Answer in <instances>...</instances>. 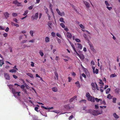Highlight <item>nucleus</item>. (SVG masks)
Segmentation results:
<instances>
[{
	"label": "nucleus",
	"mask_w": 120,
	"mask_h": 120,
	"mask_svg": "<svg viewBox=\"0 0 120 120\" xmlns=\"http://www.w3.org/2000/svg\"><path fill=\"white\" fill-rule=\"evenodd\" d=\"M113 116L116 119H117L119 118L118 116L115 113H113Z\"/></svg>",
	"instance_id": "19"
},
{
	"label": "nucleus",
	"mask_w": 120,
	"mask_h": 120,
	"mask_svg": "<svg viewBox=\"0 0 120 120\" xmlns=\"http://www.w3.org/2000/svg\"><path fill=\"white\" fill-rule=\"evenodd\" d=\"M8 86L10 90L14 94V96L15 98L19 99V97L20 96L19 94L20 93V92H18L12 88L13 85H8Z\"/></svg>",
	"instance_id": "1"
},
{
	"label": "nucleus",
	"mask_w": 120,
	"mask_h": 120,
	"mask_svg": "<svg viewBox=\"0 0 120 120\" xmlns=\"http://www.w3.org/2000/svg\"><path fill=\"white\" fill-rule=\"evenodd\" d=\"M56 38V39L57 41L58 42L59 44H60L61 43V41L58 38Z\"/></svg>",
	"instance_id": "44"
},
{
	"label": "nucleus",
	"mask_w": 120,
	"mask_h": 120,
	"mask_svg": "<svg viewBox=\"0 0 120 120\" xmlns=\"http://www.w3.org/2000/svg\"><path fill=\"white\" fill-rule=\"evenodd\" d=\"M46 13H48V10L47 8L46 7H45L44 8Z\"/></svg>",
	"instance_id": "41"
},
{
	"label": "nucleus",
	"mask_w": 120,
	"mask_h": 120,
	"mask_svg": "<svg viewBox=\"0 0 120 120\" xmlns=\"http://www.w3.org/2000/svg\"><path fill=\"white\" fill-rule=\"evenodd\" d=\"M64 34L67 37L69 38H71L72 37L71 34L69 32H68L66 33H64Z\"/></svg>",
	"instance_id": "6"
},
{
	"label": "nucleus",
	"mask_w": 120,
	"mask_h": 120,
	"mask_svg": "<svg viewBox=\"0 0 120 120\" xmlns=\"http://www.w3.org/2000/svg\"><path fill=\"white\" fill-rule=\"evenodd\" d=\"M102 104L105 105H106V103L105 100H103V101H102V100L101 99V100L100 101V104H99V105Z\"/></svg>",
	"instance_id": "18"
},
{
	"label": "nucleus",
	"mask_w": 120,
	"mask_h": 120,
	"mask_svg": "<svg viewBox=\"0 0 120 120\" xmlns=\"http://www.w3.org/2000/svg\"><path fill=\"white\" fill-rule=\"evenodd\" d=\"M50 39L48 37H46L45 38V41L46 42H48L49 41Z\"/></svg>",
	"instance_id": "25"
},
{
	"label": "nucleus",
	"mask_w": 120,
	"mask_h": 120,
	"mask_svg": "<svg viewBox=\"0 0 120 120\" xmlns=\"http://www.w3.org/2000/svg\"><path fill=\"white\" fill-rule=\"evenodd\" d=\"M91 65H95L94 62L93 60L91 61Z\"/></svg>",
	"instance_id": "63"
},
{
	"label": "nucleus",
	"mask_w": 120,
	"mask_h": 120,
	"mask_svg": "<svg viewBox=\"0 0 120 120\" xmlns=\"http://www.w3.org/2000/svg\"><path fill=\"white\" fill-rule=\"evenodd\" d=\"M56 11L58 14L60 16H64L65 15V14L64 11L60 12L58 8H56Z\"/></svg>",
	"instance_id": "4"
},
{
	"label": "nucleus",
	"mask_w": 120,
	"mask_h": 120,
	"mask_svg": "<svg viewBox=\"0 0 120 120\" xmlns=\"http://www.w3.org/2000/svg\"><path fill=\"white\" fill-rule=\"evenodd\" d=\"M38 108L37 107H36L34 108V110L36 111H37L38 112Z\"/></svg>",
	"instance_id": "57"
},
{
	"label": "nucleus",
	"mask_w": 120,
	"mask_h": 120,
	"mask_svg": "<svg viewBox=\"0 0 120 120\" xmlns=\"http://www.w3.org/2000/svg\"><path fill=\"white\" fill-rule=\"evenodd\" d=\"M79 26L82 29H84L85 28V26L82 24H79Z\"/></svg>",
	"instance_id": "27"
},
{
	"label": "nucleus",
	"mask_w": 120,
	"mask_h": 120,
	"mask_svg": "<svg viewBox=\"0 0 120 120\" xmlns=\"http://www.w3.org/2000/svg\"><path fill=\"white\" fill-rule=\"evenodd\" d=\"M18 2L17 0H15L13 1V3L14 4H17Z\"/></svg>",
	"instance_id": "62"
},
{
	"label": "nucleus",
	"mask_w": 120,
	"mask_h": 120,
	"mask_svg": "<svg viewBox=\"0 0 120 120\" xmlns=\"http://www.w3.org/2000/svg\"><path fill=\"white\" fill-rule=\"evenodd\" d=\"M84 2L85 4L87 7L88 8L89 7V4L88 2L86 1H84Z\"/></svg>",
	"instance_id": "23"
},
{
	"label": "nucleus",
	"mask_w": 120,
	"mask_h": 120,
	"mask_svg": "<svg viewBox=\"0 0 120 120\" xmlns=\"http://www.w3.org/2000/svg\"><path fill=\"white\" fill-rule=\"evenodd\" d=\"M60 21L61 22L65 23V22L64 21V19L63 18H61L60 19Z\"/></svg>",
	"instance_id": "38"
},
{
	"label": "nucleus",
	"mask_w": 120,
	"mask_h": 120,
	"mask_svg": "<svg viewBox=\"0 0 120 120\" xmlns=\"http://www.w3.org/2000/svg\"><path fill=\"white\" fill-rule=\"evenodd\" d=\"M38 13H36L34 15L32 16V18L33 19V20L35 19L36 20L38 18Z\"/></svg>",
	"instance_id": "8"
},
{
	"label": "nucleus",
	"mask_w": 120,
	"mask_h": 120,
	"mask_svg": "<svg viewBox=\"0 0 120 120\" xmlns=\"http://www.w3.org/2000/svg\"><path fill=\"white\" fill-rule=\"evenodd\" d=\"M17 6H22V5L20 3L18 2L17 4Z\"/></svg>",
	"instance_id": "55"
},
{
	"label": "nucleus",
	"mask_w": 120,
	"mask_h": 120,
	"mask_svg": "<svg viewBox=\"0 0 120 120\" xmlns=\"http://www.w3.org/2000/svg\"><path fill=\"white\" fill-rule=\"evenodd\" d=\"M11 24L12 25L14 26H16L17 27H19V25L18 24L16 23H15L12 22H11Z\"/></svg>",
	"instance_id": "24"
},
{
	"label": "nucleus",
	"mask_w": 120,
	"mask_h": 120,
	"mask_svg": "<svg viewBox=\"0 0 120 120\" xmlns=\"http://www.w3.org/2000/svg\"><path fill=\"white\" fill-rule=\"evenodd\" d=\"M74 106V105L72 106H70L69 105H66L64 106V107L67 109H69L72 108H73Z\"/></svg>",
	"instance_id": "12"
},
{
	"label": "nucleus",
	"mask_w": 120,
	"mask_h": 120,
	"mask_svg": "<svg viewBox=\"0 0 120 120\" xmlns=\"http://www.w3.org/2000/svg\"><path fill=\"white\" fill-rule=\"evenodd\" d=\"M35 40L34 39H32L29 41V43H34V42Z\"/></svg>",
	"instance_id": "36"
},
{
	"label": "nucleus",
	"mask_w": 120,
	"mask_h": 120,
	"mask_svg": "<svg viewBox=\"0 0 120 120\" xmlns=\"http://www.w3.org/2000/svg\"><path fill=\"white\" fill-rule=\"evenodd\" d=\"M95 107L96 109H97L99 108V106L98 105H95Z\"/></svg>",
	"instance_id": "56"
},
{
	"label": "nucleus",
	"mask_w": 120,
	"mask_h": 120,
	"mask_svg": "<svg viewBox=\"0 0 120 120\" xmlns=\"http://www.w3.org/2000/svg\"><path fill=\"white\" fill-rule=\"evenodd\" d=\"M75 40L76 42H81L80 40L78 39H75Z\"/></svg>",
	"instance_id": "54"
},
{
	"label": "nucleus",
	"mask_w": 120,
	"mask_h": 120,
	"mask_svg": "<svg viewBox=\"0 0 120 120\" xmlns=\"http://www.w3.org/2000/svg\"><path fill=\"white\" fill-rule=\"evenodd\" d=\"M26 75H27L30 76L31 78H33V75L31 73H27L26 74Z\"/></svg>",
	"instance_id": "21"
},
{
	"label": "nucleus",
	"mask_w": 120,
	"mask_h": 120,
	"mask_svg": "<svg viewBox=\"0 0 120 120\" xmlns=\"http://www.w3.org/2000/svg\"><path fill=\"white\" fill-rule=\"evenodd\" d=\"M51 35L53 37H55V33L54 32H52L51 33Z\"/></svg>",
	"instance_id": "49"
},
{
	"label": "nucleus",
	"mask_w": 120,
	"mask_h": 120,
	"mask_svg": "<svg viewBox=\"0 0 120 120\" xmlns=\"http://www.w3.org/2000/svg\"><path fill=\"white\" fill-rule=\"evenodd\" d=\"M52 90L54 92H56L57 91L58 89L57 88L55 87L52 88Z\"/></svg>",
	"instance_id": "20"
},
{
	"label": "nucleus",
	"mask_w": 120,
	"mask_h": 120,
	"mask_svg": "<svg viewBox=\"0 0 120 120\" xmlns=\"http://www.w3.org/2000/svg\"><path fill=\"white\" fill-rule=\"evenodd\" d=\"M71 47L74 50V51H75V52H76V51H77L75 49L74 45L73 44H71Z\"/></svg>",
	"instance_id": "43"
},
{
	"label": "nucleus",
	"mask_w": 120,
	"mask_h": 120,
	"mask_svg": "<svg viewBox=\"0 0 120 120\" xmlns=\"http://www.w3.org/2000/svg\"><path fill=\"white\" fill-rule=\"evenodd\" d=\"M12 16L14 17L17 16L18 15L17 14L15 13H13L12 14Z\"/></svg>",
	"instance_id": "40"
},
{
	"label": "nucleus",
	"mask_w": 120,
	"mask_h": 120,
	"mask_svg": "<svg viewBox=\"0 0 120 120\" xmlns=\"http://www.w3.org/2000/svg\"><path fill=\"white\" fill-rule=\"evenodd\" d=\"M105 4L107 6H110L109 4L108 3V1H105Z\"/></svg>",
	"instance_id": "35"
},
{
	"label": "nucleus",
	"mask_w": 120,
	"mask_h": 120,
	"mask_svg": "<svg viewBox=\"0 0 120 120\" xmlns=\"http://www.w3.org/2000/svg\"><path fill=\"white\" fill-rule=\"evenodd\" d=\"M86 96L87 98V99L89 101H90L92 102H94L95 101L94 98V97L91 96L89 93H86Z\"/></svg>",
	"instance_id": "2"
},
{
	"label": "nucleus",
	"mask_w": 120,
	"mask_h": 120,
	"mask_svg": "<svg viewBox=\"0 0 120 120\" xmlns=\"http://www.w3.org/2000/svg\"><path fill=\"white\" fill-rule=\"evenodd\" d=\"M79 53L77 51H76V53L79 57L81 60H83L84 58V55L82 53V52L80 51H79Z\"/></svg>",
	"instance_id": "3"
},
{
	"label": "nucleus",
	"mask_w": 120,
	"mask_h": 120,
	"mask_svg": "<svg viewBox=\"0 0 120 120\" xmlns=\"http://www.w3.org/2000/svg\"><path fill=\"white\" fill-rule=\"evenodd\" d=\"M9 71L11 72L16 73V70L15 69H11Z\"/></svg>",
	"instance_id": "31"
},
{
	"label": "nucleus",
	"mask_w": 120,
	"mask_h": 120,
	"mask_svg": "<svg viewBox=\"0 0 120 120\" xmlns=\"http://www.w3.org/2000/svg\"><path fill=\"white\" fill-rule=\"evenodd\" d=\"M76 100L77 97L76 96H75L69 100V102H71Z\"/></svg>",
	"instance_id": "9"
},
{
	"label": "nucleus",
	"mask_w": 120,
	"mask_h": 120,
	"mask_svg": "<svg viewBox=\"0 0 120 120\" xmlns=\"http://www.w3.org/2000/svg\"><path fill=\"white\" fill-rule=\"evenodd\" d=\"M4 77L6 79L9 80L10 79V77L8 74L7 73H4Z\"/></svg>",
	"instance_id": "7"
},
{
	"label": "nucleus",
	"mask_w": 120,
	"mask_h": 120,
	"mask_svg": "<svg viewBox=\"0 0 120 120\" xmlns=\"http://www.w3.org/2000/svg\"><path fill=\"white\" fill-rule=\"evenodd\" d=\"M107 98L109 99H110L112 98L110 94H109L107 96Z\"/></svg>",
	"instance_id": "45"
},
{
	"label": "nucleus",
	"mask_w": 120,
	"mask_h": 120,
	"mask_svg": "<svg viewBox=\"0 0 120 120\" xmlns=\"http://www.w3.org/2000/svg\"><path fill=\"white\" fill-rule=\"evenodd\" d=\"M54 73H55V75L57 79H58V74L56 72H55Z\"/></svg>",
	"instance_id": "50"
},
{
	"label": "nucleus",
	"mask_w": 120,
	"mask_h": 120,
	"mask_svg": "<svg viewBox=\"0 0 120 120\" xmlns=\"http://www.w3.org/2000/svg\"><path fill=\"white\" fill-rule=\"evenodd\" d=\"M33 6H31L28 7V9L29 10H31L33 8Z\"/></svg>",
	"instance_id": "53"
},
{
	"label": "nucleus",
	"mask_w": 120,
	"mask_h": 120,
	"mask_svg": "<svg viewBox=\"0 0 120 120\" xmlns=\"http://www.w3.org/2000/svg\"><path fill=\"white\" fill-rule=\"evenodd\" d=\"M0 57L3 59V60H0V65L1 67L2 65L4 64V62L3 60L4 59L2 55L0 54Z\"/></svg>",
	"instance_id": "11"
},
{
	"label": "nucleus",
	"mask_w": 120,
	"mask_h": 120,
	"mask_svg": "<svg viewBox=\"0 0 120 120\" xmlns=\"http://www.w3.org/2000/svg\"><path fill=\"white\" fill-rule=\"evenodd\" d=\"M48 25L49 27L51 29L53 27V25L51 21H49L48 22Z\"/></svg>",
	"instance_id": "14"
},
{
	"label": "nucleus",
	"mask_w": 120,
	"mask_h": 120,
	"mask_svg": "<svg viewBox=\"0 0 120 120\" xmlns=\"http://www.w3.org/2000/svg\"><path fill=\"white\" fill-rule=\"evenodd\" d=\"M41 114L43 116H45V117H47V114L46 113H45L44 114H42V113L41 112Z\"/></svg>",
	"instance_id": "58"
},
{
	"label": "nucleus",
	"mask_w": 120,
	"mask_h": 120,
	"mask_svg": "<svg viewBox=\"0 0 120 120\" xmlns=\"http://www.w3.org/2000/svg\"><path fill=\"white\" fill-rule=\"evenodd\" d=\"M82 76L84 77V78H86V75L82 73Z\"/></svg>",
	"instance_id": "60"
},
{
	"label": "nucleus",
	"mask_w": 120,
	"mask_h": 120,
	"mask_svg": "<svg viewBox=\"0 0 120 120\" xmlns=\"http://www.w3.org/2000/svg\"><path fill=\"white\" fill-rule=\"evenodd\" d=\"M57 36L59 38H62L60 34L59 33H56Z\"/></svg>",
	"instance_id": "47"
},
{
	"label": "nucleus",
	"mask_w": 120,
	"mask_h": 120,
	"mask_svg": "<svg viewBox=\"0 0 120 120\" xmlns=\"http://www.w3.org/2000/svg\"><path fill=\"white\" fill-rule=\"evenodd\" d=\"M88 43L89 45H90V49H93V46L92 44L89 42H88Z\"/></svg>",
	"instance_id": "30"
},
{
	"label": "nucleus",
	"mask_w": 120,
	"mask_h": 120,
	"mask_svg": "<svg viewBox=\"0 0 120 120\" xmlns=\"http://www.w3.org/2000/svg\"><path fill=\"white\" fill-rule=\"evenodd\" d=\"M46 14H47V16L49 20L50 21L51 20L50 18V15H49V14L48 13H46Z\"/></svg>",
	"instance_id": "48"
},
{
	"label": "nucleus",
	"mask_w": 120,
	"mask_h": 120,
	"mask_svg": "<svg viewBox=\"0 0 120 120\" xmlns=\"http://www.w3.org/2000/svg\"><path fill=\"white\" fill-rule=\"evenodd\" d=\"M117 76L115 74V73H114L113 74H111L110 76V78H113L115 77H116Z\"/></svg>",
	"instance_id": "26"
},
{
	"label": "nucleus",
	"mask_w": 120,
	"mask_h": 120,
	"mask_svg": "<svg viewBox=\"0 0 120 120\" xmlns=\"http://www.w3.org/2000/svg\"><path fill=\"white\" fill-rule=\"evenodd\" d=\"M100 107L101 108L104 109V108H105L106 107V106H100Z\"/></svg>",
	"instance_id": "51"
},
{
	"label": "nucleus",
	"mask_w": 120,
	"mask_h": 120,
	"mask_svg": "<svg viewBox=\"0 0 120 120\" xmlns=\"http://www.w3.org/2000/svg\"><path fill=\"white\" fill-rule=\"evenodd\" d=\"M99 83L101 84V86H102L104 85V83L101 80H99Z\"/></svg>",
	"instance_id": "29"
},
{
	"label": "nucleus",
	"mask_w": 120,
	"mask_h": 120,
	"mask_svg": "<svg viewBox=\"0 0 120 120\" xmlns=\"http://www.w3.org/2000/svg\"><path fill=\"white\" fill-rule=\"evenodd\" d=\"M94 71V72H93L94 74H97L98 73V69H96Z\"/></svg>",
	"instance_id": "28"
},
{
	"label": "nucleus",
	"mask_w": 120,
	"mask_h": 120,
	"mask_svg": "<svg viewBox=\"0 0 120 120\" xmlns=\"http://www.w3.org/2000/svg\"><path fill=\"white\" fill-rule=\"evenodd\" d=\"M116 98H114L113 99V103H115L116 101Z\"/></svg>",
	"instance_id": "61"
},
{
	"label": "nucleus",
	"mask_w": 120,
	"mask_h": 120,
	"mask_svg": "<svg viewBox=\"0 0 120 120\" xmlns=\"http://www.w3.org/2000/svg\"><path fill=\"white\" fill-rule=\"evenodd\" d=\"M13 21L15 22L16 23H19V22H18V21L17 20V19L15 18H14L13 19Z\"/></svg>",
	"instance_id": "34"
},
{
	"label": "nucleus",
	"mask_w": 120,
	"mask_h": 120,
	"mask_svg": "<svg viewBox=\"0 0 120 120\" xmlns=\"http://www.w3.org/2000/svg\"><path fill=\"white\" fill-rule=\"evenodd\" d=\"M106 8L109 10L110 11L112 9V8L111 7H109L108 6H107Z\"/></svg>",
	"instance_id": "52"
},
{
	"label": "nucleus",
	"mask_w": 120,
	"mask_h": 120,
	"mask_svg": "<svg viewBox=\"0 0 120 120\" xmlns=\"http://www.w3.org/2000/svg\"><path fill=\"white\" fill-rule=\"evenodd\" d=\"M110 90V89L109 88H108L106 90V93L107 94H108L109 93V92Z\"/></svg>",
	"instance_id": "33"
},
{
	"label": "nucleus",
	"mask_w": 120,
	"mask_h": 120,
	"mask_svg": "<svg viewBox=\"0 0 120 120\" xmlns=\"http://www.w3.org/2000/svg\"><path fill=\"white\" fill-rule=\"evenodd\" d=\"M60 59L59 57L58 56H56L55 58V60L56 61Z\"/></svg>",
	"instance_id": "59"
},
{
	"label": "nucleus",
	"mask_w": 120,
	"mask_h": 120,
	"mask_svg": "<svg viewBox=\"0 0 120 120\" xmlns=\"http://www.w3.org/2000/svg\"><path fill=\"white\" fill-rule=\"evenodd\" d=\"M34 32L32 30H30V36L31 37H33L34 36Z\"/></svg>",
	"instance_id": "22"
},
{
	"label": "nucleus",
	"mask_w": 120,
	"mask_h": 120,
	"mask_svg": "<svg viewBox=\"0 0 120 120\" xmlns=\"http://www.w3.org/2000/svg\"><path fill=\"white\" fill-rule=\"evenodd\" d=\"M39 53L40 54L41 56H43L44 55V53L42 51H40L39 52Z\"/></svg>",
	"instance_id": "37"
},
{
	"label": "nucleus",
	"mask_w": 120,
	"mask_h": 120,
	"mask_svg": "<svg viewBox=\"0 0 120 120\" xmlns=\"http://www.w3.org/2000/svg\"><path fill=\"white\" fill-rule=\"evenodd\" d=\"M91 50H92V51L93 52H96V50L95 49H94L93 48V49H91Z\"/></svg>",
	"instance_id": "64"
},
{
	"label": "nucleus",
	"mask_w": 120,
	"mask_h": 120,
	"mask_svg": "<svg viewBox=\"0 0 120 120\" xmlns=\"http://www.w3.org/2000/svg\"><path fill=\"white\" fill-rule=\"evenodd\" d=\"M60 25L61 26V27L63 28H64L65 27V25L63 23H61L60 24Z\"/></svg>",
	"instance_id": "42"
},
{
	"label": "nucleus",
	"mask_w": 120,
	"mask_h": 120,
	"mask_svg": "<svg viewBox=\"0 0 120 120\" xmlns=\"http://www.w3.org/2000/svg\"><path fill=\"white\" fill-rule=\"evenodd\" d=\"M41 108H42L44 109H46V110L48 109L49 110H48L49 112L50 111V110H49L50 109H53V107H49L48 108L46 107H44V106H43L42 105L41 106Z\"/></svg>",
	"instance_id": "10"
},
{
	"label": "nucleus",
	"mask_w": 120,
	"mask_h": 120,
	"mask_svg": "<svg viewBox=\"0 0 120 120\" xmlns=\"http://www.w3.org/2000/svg\"><path fill=\"white\" fill-rule=\"evenodd\" d=\"M4 14L6 19H7L9 17V14L8 12H6L5 13H4Z\"/></svg>",
	"instance_id": "15"
},
{
	"label": "nucleus",
	"mask_w": 120,
	"mask_h": 120,
	"mask_svg": "<svg viewBox=\"0 0 120 120\" xmlns=\"http://www.w3.org/2000/svg\"><path fill=\"white\" fill-rule=\"evenodd\" d=\"M95 99V101L97 102H98L100 101H100L101 99H98L97 98H95V99L94 98V99Z\"/></svg>",
	"instance_id": "32"
},
{
	"label": "nucleus",
	"mask_w": 120,
	"mask_h": 120,
	"mask_svg": "<svg viewBox=\"0 0 120 120\" xmlns=\"http://www.w3.org/2000/svg\"><path fill=\"white\" fill-rule=\"evenodd\" d=\"M91 114L94 116H97V111L92 110L91 112Z\"/></svg>",
	"instance_id": "13"
},
{
	"label": "nucleus",
	"mask_w": 120,
	"mask_h": 120,
	"mask_svg": "<svg viewBox=\"0 0 120 120\" xmlns=\"http://www.w3.org/2000/svg\"><path fill=\"white\" fill-rule=\"evenodd\" d=\"M92 110L88 109L86 110V111L87 112L90 113L91 114V112H92Z\"/></svg>",
	"instance_id": "39"
},
{
	"label": "nucleus",
	"mask_w": 120,
	"mask_h": 120,
	"mask_svg": "<svg viewBox=\"0 0 120 120\" xmlns=\"http://www.w3.org/2000/svg\"><path fill=\"white\" fill-rule=\"evenodd\" d=\"M97 111V115H98L102 114L103 112V111L102 109H101L100 110Z\"/></svg>",
	"instance_id": "16"
},
{
	"label": "nucleus",
	"mask_w": 120,
	"mask_h": 120,
	"mask_svg": "<svg viewBox=\"0 0 120 120\" xmlns=\"http://www.w3.org/2000/svg\"><path fill=\"white\" fill-rule=\"evenodd\" d=\"M92 89L95 90L96 89V87L97 86V84L96 83H91Z\"/></svg>",
	"instance_id": "5"
},
{
	"label": "nucleus",
	"mask_w": 120,
	"mask_h": 120,
	"mask_svg": "<svg viewBox=\"0 0 120 120\" xmlns=\"http://www.w3.org/2000/svg\"><path fill=\"white\" fill-rule=\"evenodd\" d=\"M78 45V49L80 50L82 48V45L78 43L77 44Z\"/></svg>",
	"instance_id": "17"
},
{
	"label": "nucleus",
	"mask_w": 120,
	"mask_h": 120,
	"mask_svg": "<svg viewBox=\"0 0 120 120\" xmlns=\"http://www.w3.org/2000/svg\"><path fill=\"white\" fill-rule=\"evenodd\" d=\"M28 13V11L26 10L25 11L24 13L23 14V16H25Z\"/></svg>",
	"instance_id": "46"
}]
</instances>
